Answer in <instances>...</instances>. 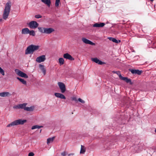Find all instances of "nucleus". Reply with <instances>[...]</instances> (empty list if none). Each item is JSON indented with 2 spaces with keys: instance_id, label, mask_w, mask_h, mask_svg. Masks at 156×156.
<instances>
[{
  "instance_id": "f257e3e1",
  "label": "nucleus",
  "mask_w": 156,
  "mask_h": 156,
  "mask_svg": "<svg viewBox=\"0 0 156 156\" xmlns=\"http://www.w3.org/2000/svg\"><path fill=\"white\" fill-rule=\"evenodd\" d=\"M11 2H8L6 3L5 6L3 15V18L5 20H6L8 18L9 15L11 7Z\"/></svg>"
},
{
  "instance_id": "f03ea898",
  "label": "nucleus",
  "mask_w": 156,
  "mask_h": 156,
  "mask_svg": "<svg viewBox=\"0 0 156 156\" xmlns=\"http://www.w3.org/2000/svg\"><path fill=\"white\" fill-rule=\"evenodd\" d=\"M39 46L31 44L28 46L25 50V54L27 55L33 54L34 51H37L39 48Z\"/></svg>"
},
{
  "instance_id": "7ed1b4c3",
  "label": "nucleus",
  "mask_w": 156,
  "mask_h": 156,
  "mask_svg": "<svg viewBox=\"0 0 156 156\" xmlns=\"http://www.w3.org/2000/svg\"><path fill=\"white\" fill-rule=\"evenodd\" d=\"M26 122L27 120L25 119H19L17 120L8 125L7 126V127H10L11 126H16L19 125H23Z\"/></svg>"
},
{
  "instance_id": "20e7f679",
  "label": "nucleus",
  "mask_w": 156,
  "mask_h": 156,
  "mask_svg": "<svg viewBox=\"0 0 156 156\" xmlns=\"http://www.w3.org/2000/svg\"><path fill=\"white\" fill-rule=\"evenodd\" d=\"M28 25L31 29H35L38 27L39 24L36 21H32L28 23Z\"/></svg>"
},
{
  "instance_id": "39448f33",
  "label": "nucleus",
  "mask_w": 156,
  "mask_h": 156,
  "mask_svg": "<svg viewBox=\"0 0 156 156\" xmlns=\"http://www.w3.org/2000/svg\"><path fill=\"white\" fill-rule=\"evenodd\" d=\"M16 74L19 76L25 78H28V76L25 73L18 69H16L15 70Z\"/></svg>"
},
{
  "instance_id": "423d86ee",
  "label": "nucleus",
  "mask_w": 156,
  "mask_h": 156,
  "mask_svg": "<svg viewBox=\"0 0 156 156\" xmlns=\"http://www.w3.org/2000/svg\"><path fill=\"white\" fill-rule=\"evenodd\" d=\"M58 84L61 90V92L62 93H64L66 90V86L65 84L60 82H58Z\"/></svg>"
},
{
  "instance_id": "0eeeda50",
  "label": "nucleus",
  "mask_w": 156,
  "mask_h": 156,
  "mask_svg": "<svg viewBox=\"0 0 156 156\" xmlns=\"http://www.w3.org/2000/svg\"><path fill=\"white\" fill-rule=\"evenodd\" d=\"M46 59L45 56L44 55H42L37 57L36 59V61L38 63L44 62Z\"/></svg>"
},
{
  "instance_id": "6e6552de",
  "label": "nucleus",
  "mask_w": 156,
  "mask_h": 156,
  "mask_svg": "<svg viewBox=\"0 0 156 156\" xmlns=\"http://www.w3.org/2000/svg\"><path fill=\"white\" fill-rule=\"evenodd\" d=\"M129 71L133 74H137L138 75H140L142 73V70H140L138 69H129Z\"/></svg>"
},
{
  "instance_id": "1a4fd4ad",
  "label": "nucleus",
  "mask_w": 156,
  "mask_h": 156,
  "mask_svg": "<svg viewBox=\"0 0 156 156\" xmlns=\"http://www.w3.org/2000/svg\"><path fill=\"white\" fill-rule=\"evenodd\" d=\"M82 40L83 42L86 44H88L92 45H95V44L93 43L89 40L83 37L82 38Z\"/></svg>"
},
{
  "instance_id": "9d476101",
  "label": "nucleus",
  "mask_w": 156,
  "mask_h": 156,
  "mask_svg": "<svg viewBox=\"0 0 156 156\" xmlns=\"http://www.w3.org/2000/svg\"><path fill=\"white\" fill-rule=\"evenodd\" d=\"M119 78L120 79L125 81L127 83H129L130 84H132L131 80L130 79H128L127 77H123L121 75H119Z\"/></svg>"
},
{
  "instance_id": "9b49d317",
  "label": "nucleus",
  "mask_w": 156,
  "mask_h": 156,
  "mask_svg": "<svg viewBox=\"0 0 156 156\" xmlns=\"http://www.w3.org/2000/svg\"><path fill=\"white\" fill-rule=\"evenodd\" d=\"M63 57L71 61H73L74 60V58L68 53H66L64 54L63 55Z\"/></svg>"
},
{
  "instance_id": "f8f14e48",
  "label": "nucleus",
  "mask_w": 156,
  "mask_h": 156,
  "mask_svg": "<svg viewBox=\"0 0 156 156\" xmlns=\"http://www.w3.org/2000/svg\"><path fill=\"white\" fill-rule=\"evenodd\" d=\"M91 60L92 61L99 65H102L105 64V62H102L96 58H92Z\"/></svg>"
},
{
  "instance_id": "ddd939ff",
  "label": "nucleus",
  "mask_w": 156,
  "mask_h": 156,
  "mask_svg": "<svg viewBox=\"0 0 156 156\" xmlns=\"http://www.w3.org/2000/svg\"><path fill=\"white\" fill-rule=\"evenodd\" d=\"M54 31V29L52 28H45V31H44V33H45L46 34H50Z\"/></svg>"
},
{
  "instance_id": "4468645a",
  "label": "nucleus",
  "mask_w": 156,
  "mask_h": 156,
  "mask_svg": "<svg viewBox=\"0 0 156 156\" xmlns=\"http://www.w3.org/2000/svg\"><path fill=\"white\" fill-rule=\"evenodd\" d=\"M105 25V23H96L93 25V27H103Z\"/></svg>"
},
{
  "instance_id": "2eb2a0df",
  "label": "nucleus",
  "mask_w": 156,
  "mask_h": 156,
  "mask_svg": "<svg viewBox=\"0 0 156 156\" xmlns=\"http://www.w3.org/2000/svg\"><path fill=\"white\" fill-rule=\"evenodd\" d=\"M55 95L56 97L57 98H60L61 99H66V97L65 96L62 94L58 93H55Z\"/></svg>"
},
{
  "instance_id": "dca6fc26",
  "label": "nucleus",
  "mask_w": 156,
  "mask_h": 156,
  "mask_svg": "<svg viewBox=\"0 0 156 156\" xmlns=\"http://www.w3.org/2000/svg\"><path fill=\"white\" fill-rule=\"evenodd\" d=\"M11 94L9 92H3L0 93V96L2 97H8L11 96Z\"/></svg>"
},
{
  "instance_id": "f3484780",
  "label": "nucleus",
  "mask_w": 156,
  "mask_h": 156,
  "mask_svg": "<svg viewBox=\"0 0 156 156\" xmlns=\"http://www.w3.org/2000/svg\"><path fill=\"white\" fill-rule=\"evenodd\" d=\"M39 67L40 69L42 71L44 75H45L46 74V70L44 66L41 64H39Z\"/></svg>"
},
{
  "instance_id": "a211bd4d",
  "label": "nucleus",
  "mask_w": 156,
  "mask_h": 156,
  "mask_svg": "<svg viewBox=\"0 0 156 156\" xmlns=\"http://www.w3.org/2000/svg\"><path fill=\"white\" fill-rule=\"evenodd\" d=\"M29 30L28 28H24L22 29L21 31V33L22 34H28Z\"/></svg>"
},
{
  "instance_id": "6ab92c4d",
  "label": "nucleus",
  "mask_w": 156,
  "mask_h": 156,
  "mask_svg": "<svg viewBox=\"0 0 156 156\" xmlns=\"http://www.w3.org/2000/svg\"><path fill=\"white\" fill-rule=\"evenodd\" d=\"M108 39L111 41H112L113 42L115 43H120L121 41L120 40L118 41L115 38L113 37H109L108 38Z\"/></svg>"
},
{
  "instance_id": "aec40b11",
  "label": "nucleus",
  "mask_w": 156,
  "mask_h": 156,
  "mask_svg": "<svg viewBox=\"0 0 156 156\" xmlns=\"http://www.w3.org/2000/svg\"><path fill=\"white\" fill-rule=\"evenodd\" d=\"M34 107L31 106L30 107H26L24 108V110L27 111H32L34 109Z\"/></svg>"
},
{
  "instance_id": "412c9836",
  "label": "nucleus",
  "mask_w": 156,
  "mask_h": 156,
  "mask_svg": "<svg viewBox=\"0 0 156 156\" xmlns=\"http://www.w3.org/2000/svg\"><path fill=\"white\" fill-rule=\"evenodd\" d=\"M86 151V148L84 146L81 145V147L80 151V154H84Z\"/></svg>"
},
{
  "instance_id": "4be33fe9",
  "label": "nucleus",
  "mask_w": 156,
  "mask_h": 156,
  "mask_svg": "<svg viewBox=\"0 0 156 156\" xmlns=\"http://www.w3.org/2000/svg\"><path fill=\"white\" fill-rule=\"evenodd\" d=\"M55 138V137L53 136L51 138H50L47 140V143L48 144L52 142Z\"/></svg>"
},
{
  "instance_id": "5701e85b",
  "label": "nucleus",
  "mask_w": 156,
  "mask_h": 156,
  "mask_svg": "<svg viewBox=\"0 0 156 156\" xmlns=\"http://www.w3.org/2000/svg\"><path fill=\"white\" fill-rule=\"evenodd\" d=\"M17 79L20 82L23 84L26 85L27 84V82L26 80H24L23 79L19 78V77H17Z\"/></svg>"
},
{
  "instance_id": "b1692460",
  "label": "nucleus",
  "mask_w": 156,
  "mask_h": 156,
  "mask_svg": "<svg viewBox=\"0 0 156 156\" xmlns=\"http://www.w3.org/2000/svg\"><path fill=\"white\" fill-rule=\"evenodd\" d=\"M38 29L39 32L42 33H44V31H45V27H38Z\"/></svg>"
},
{
  "instance_id": "393cba45",
  "label": "nucleus",
  "mask_w": 156,
  "mask_h": 156,
  "mask_svg": "<svg viewBox=\"0 0 156 156\" xmlns=\"http://www.w3.org/2000/svg\"><path fill=\"white\" fill-rule=\"evenodd\" d=\"M27 105L26 103H23V104H19L20 109H23L24 110L25 108Z\"/></svg>"
},
{
  "instance_id": "a878e982",
  "label": "nucleus",
  "mask_w": 156,
  "mask_h": 156,
  "mask_svg": "<svg viewBox=\"0 0 156 156\" xmlns=\"http://www.w3.org/2000/svg\"><path fill=\"white\" fill-rule=\"evenodd\" d=\"M60 65H62L64 63V60L63 58H60L58 59Z\"/></svg>"
},
{
  "instance_id": "bb28decb",
  "label": "nucleus",
  "mask_w": 156,
  "mask_h": 156,
  "mask_svg": "<svg viewBox=\"0 0 156 156\" xmlns=\"http://www.w3.org/2000/svg\"><path fill=\"white\" fill-rule=\"evenodd\" d=\"M43 126H39L38 125H35L32 126L31 128L32 129H40L41 127H42Z\"/></svg>"
},
{
  "instance_id": "cd10ccee",
  "label": "nucleus",
  "mask_w": 156,
  "mask_h": 156,
  "mask_svg": "<svg viewBox=\"0 0 156 156\" xmlns=\"http://www.w3.org/2000/svg\"><path fill=\"white\" fill-rule=\"evenodd\" d=\"M28 34H29L30 35H32L33 36H35V32L33 30H32L31 31L29 30Z\"/></svg>"
},
{
  "instance_id": "c85d7f7f",
  "label": "nucleus",
  "mask_w": 156,
  "mask_h": 156,
  "mask_svg": "<svg viewBox=\"0 0 156 156\" xmlns=\"http://www.w3.org/2000/svg\"><path fill=\"white\" fill-rule=\"evenodd\" d=\"M45 4H46L48 7H50L51 4L50 0H45Z\"/></svg>"
},
{
  "instance_id": "c756f323",
  "label": "nucleus",
  "mask_w": 156,
  "mask_h": 156,
  "mask_svg": "<svg viewBox=\"0 0 156 156\" xmlns=\"http://www.w3.org/2000/svg\"><path fill=\"white\" fill-rule=\"evenodd\" d=\"M60 2V0H56L55 5L56 7H58V6Z\"/></svg>"
},
{
  "instance_id": "7c9ffc66",
  "label": "nucleus",
  "mask_w": 156,
  "mask_h": 156,
  "mask_svg": "<svg viewBox=\"0 0 156 156\" xmlns=\"http://www.w3.org/2000/svg\"><path fill=\"white\" fill-rule=\"evenodd\" d=\"M0 73L3 75H5V72L4 70L0 67Z\"/></svg>"
},
{
  "instance_id": "2f4dec72",
  "label": "nucleus",
  "mask_w": 156,
  "mask_h": 156,
  "mask_svg": "<svg viewBox=\"0 0 156 156\" xmlns=\"http://www.w3.org/2000/svg\"><path fill=\"white\" fill-rule=\"evenodd\" d=\"M35 17L37 19H39L42 17V16L40 15H37L35 16Z\"/></svg>"
},
{
  "instance_id": "473e14b6",
  "label": "nucleus",
  "mask_w": 156,
  "mask_h": 156,
  "mask_svg": "<svg viewBox=\"0 0 156 156\" xmlns=\"http://www.w3.org/2000/svg\"><path fill=\"white\" fill-rule=\"evenodd\" d=\"M78 101L82 103H85V101H83V100H82L80 98H78Z\"/></svg>"
},
{
  "instance_id": "72a5a7b5",
  "label": "nucleus",
  "mask_w": 156,
  "mask_h": 156,
  "mask_svg": "<svg viewBox=\"0 0 156 156\" xmlns=\"http://www.w3.org/2000/svg\"><path fill=\"white\" fill-rule=\"evenodd\" d=\"M71 99L72 101H77L76 98V97H71Z\"/></svg>"
},
{
  "instance_id": "f704fd0d",
  "label": "nucleus",
  "mask_w": 156,
  "mask_h": 156,
  "mask_svg": "<svg viewBox=\"0 0 156 156\" xmlns=\"http://www.w3.org/2000/svg\"><path fill=\"white\" fill-rule=\"evenodd\" d=\"M67 154V153L65 151L61 153V155L62 156H65Z\"/></svg>"
},
{
  "instance_id": "c9c22d12",
  "label": "nucleus",
  "mask_w": 156,
  "mask_h": 156,
  "mask_svg": "<svg viewBox=\"0 0 156 156\" xmlns=\"http://www.w3.org/2000/svg\"><path fill=\"white\" fill-rule=\"evenodd\" d=\"M19 106V104L16 105H15L13 107V108L15 109H20V107Z\"/></svg>"
},
{
  "instance_id": "e433bc0d",
  "label": "nucleus",
  "mask_w": 156,
  "mask_h": 156,
  "mask_svg": "<svg viewBox=\"0 0 156 156\" xmlns=\"http://www.w3.org/2000/svg\"><path fill=\"white\" fill-rule=\"evenodd\" d=\"M34 154L32 152L29 153L28 154V156H34Z\"/></svg>"
},
{
  "instance_id": "4c0bfd02",
  "label": "nucleus",
  "mask_w": 156,
  "mask_h": 156,
  "mask_svg": "<svg viewBox=\"0 0 156 156\" xmlns=\"http://www.w3.org/2000/svg\"><path fill=\"white\" fill-rule=\"evenodd\" d=\"M114 73H117L118 74V75L119 76V75H121L120 73L119 72H118V73L117 72H114Z\"/></svg>"
},
{
  "instance_id": "58836bf2",
  "label": "nucleus",
  "mask_w": 156,
  "mask_h": 156,
  "mask_svg": "<svg viewBox=\"0 0 156 156\" xmlns=\"http://www.w3.org/2000/svg\"><path fill=\"white\" fill-rule=\"evenodd\" d=\"M41 1L45 4V0H41Z\"/></svg>"
},
{
  "instance_id": "ea45409f",
  "label": "nucleus",
  "mask_w": 156,
  "mask_h": 156,
  "mask_svg": "<svg viewBox=\"0 0 156 156\" xmlns=\"http://www.w3.org/2000/svg\"><path fill=\"white\" fill-rule=\"evenodd\" d=\"M2 21V19H0V22Z\"/></svg>"
},
{
  "instance_id": "a19ab883",
  "label": "nucleus",
  "mask_w": 156,
  "mask_h": 156,
  "mask_svg": "<svg viewBox=\"0 0 156 156\" xmlns=\"http://www.w3.org/2000/svg\"><path fill=\"white\" fill-rule=\"evenodd\" d=\"M155 132L156 133V129L155 130Z\"/></svg>"
}]
</instances>
